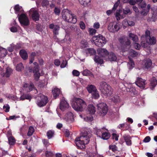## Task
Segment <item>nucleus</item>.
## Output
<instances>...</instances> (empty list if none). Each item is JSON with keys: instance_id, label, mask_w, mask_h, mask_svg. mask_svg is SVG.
I'll list each match as a JSON object with an SVG mask.
<instances>
[{"instance_id": "1", "label": "nucleus", "mask_w": 157, "mask_h": 157, "mask_svg": "<svg viewBox=\"0 0 157 157\" xmlns=\"http://www.w3.org/2000/svg\"><path fill=\"white\" fill-rule=\"evenodd\" d=\"M91 131H85L80 137L76 138L75 143L78 149L82 150L85 148V145L88 144L91 137Z\"/></svg>"}, {"instance_id": "2", "label": "nucleus", "mask_w": 157, "mask_h": 157, "mask_svg": "<svg viewBox=\"0 0 157 157\" xmlns=\"http://www.w3.org/2000/svg\"><path fill=\"white\" fill-rule=\"evenodd\" d=\"M72 108L78 111H82L86 107V104L85 101L80 98H76L75 101L71 103Z\"/></svg>"}, {"instance_id": "3", "label": "nucleus", "mask_w": 157, "mask_h": 157, "mask_svg": "<svg viewBox=\"0 0 157 157\" xmlns=\"http://www.w3.org/2000/svg\"><path fill=\"white\" fill-rule=\"evenodd\" d=\"M120 46L119 49L122 52L128 51L130 47V40L126 37H122L119 39Z\"/></svg>"}, {"instance_id": "4", "label": "nucleus", "mask_w": 157, "mask_h": 157, "mask_svg": "<svg viewBox=\"0 0 157 157\" xmlns=\"http://www.w3.org/2000/svg\"><path fill=\"white\" fill-rule=\"evenodd\" d=\"M99 88L101 93L105 96H108L112 94V88L105 81H103L100 82Z\"/></svg>"}, {"instance_id": "5", "label": "nucleus", "mask_w": 157, "mask_h": 157, "mask_svg": "<svg viewBox=\"0 0 157 157\" xmlns=\"http://www.w3.org/2000/svg\"><path fill=\"white\" fill-rule=\"evenodd\" d=\"M63 18L69 23L75 24L77 22L76 16L74 14L69 13L68 12L63 10L62 12Z\"/></svg>"}, {"instance_id": "6", "label": "nucleus", "mask_w": 157, "mask_h": 157, "mask_svg": "<svg viewBox=\"0 0 157 157\" xmlns=\"http://www.w3.org/2000/svg\"><path fill=\"white\" fill-rule=\"evenodd\" d=\"M93 40L95 45L99 47H103L107 42L105 37L101 34L93 36Z\"/></svg>"}, {"instance_id": "7", "label": "nucleus", "mask_w": 157, "mask_h": 157, "mask_svg": "<svg viewBox=\"0 0 157 157\" xmlns=\"http://www.w3.org/2000/svg\"><path fill=\"white\" fill-rule=\"evenodd\" d=\"M97 107L98 112L100 115L104 116L107 113L108 108L105 103H99L97 104Z\"/></svg>"}, {"instance_id": "8", "label": "nucleus", "mask_w": 157, "mask_h": 157, "mask_svg": "<svg viewBox=\"0 0 157 157\" xmlns=\"http://www.w3.org/2000/svg\"><path fill=\"white\" fill-rule=\"evenodd\" d=\"M48 101V100L47 97L42 95L38 98L36 101V104L38 106L41 107L45 106Z\"/></svg>"}, {"instance_id": "9", "label": "nucleus", "mask_w": 157, "mask_h": 157, "mask_svg": "<svg viewBox=\"0 0 157 157\" xmlns=\"http://www.w3.org/2000/svg\"><path fill=\"white\" fill-rule=\"evenodd\" d=\"M18 19L21 24L25 26H28L29 22L28 17L25 14H21L19 17Z\"/></svg>"}, {"instance_id": "10", "label": "nucleus", "mask_w": 157, "mask_h": 157, "mask_svg": "<svg viewBox=\"0 0 157 157\" xmlns=\"http://www.w3.org/2000/svg\"><path fill=\"white\" fill-rule=\"evenodd\" d=\"M49 28L50 29H52L54 37L55 38L56 37V35L59 34V31L60 29V27L59 25H54L53 24H51L49 25Z\"/></svg>"}, {"instance_id": "11", "label": "nucleus", "mask_w": 157, "mask_h": 157, "mask_svg": "<svg viewBox=\"0 0 157 157\" xmlns=\"http://www.w3.org/2000/svg\"><path fill=\"white\" fill-rule=\"evenodd\" d=\"M120 29L119 25L117 24L113 26V23H110L108 27V30L111 33H115L117 32Z\"/></svg>"}, {"instance_id": "12", "label": "nucleus", "mask_w": 157, "mask_h": 157, "mask_svg": "<svg viewBox=\"0 0 157 157\" xmlns=\"http://www.w3.org/2000/svg\"><path fill=\"white\" fill-rule=\"evenodd\" d=\"M22 87L23 90L26 92H30L34 88V86L32 82H31L30 84L26 83H24L23 84Z\"/></svg>"}, {"instance_id": "13", "label": "nucleus", "mask_w": 157, "mask_h": 157, "mask_svg": "<svg viewBox=\"0 0 157 157\" xmlns=\"http://www.w3.org/2000/svg\"><path fill=\"white\" fill-rule=\"evenodd\" d=\"M30 12L31 14L32 18L34 21H36L39 20L40 15L38 11L33 9L30 10Z\"/></svg>"}, {"instance_id": "14", "label": "nucleus", "mask_w": 157, "mask_h": 157, "mask_svg": "<svg viewBox=\"0 0 157 157\" xmlns=\"http://www.w3.org/2000/svg\"><path fill=\"white\" fill-rule=\"evenodd\" d=\"M135 83L136 85L141 89H143L145 88L146 84L145 81L142 78L138 77Z\"/></svg>"}, {"instance_id": "15", "label": "nucleus", "mask_w": 157, "mask_h": 157, "mask_svg": "<svg viewBox=\"0 0 157 157\" xmlns=\"http://www.w3.org/2000/svg\"><path fill=\"white\" fill-rule=\"evenodd\" d=\"M98 55L101 57H105L108 56L109 52L106 49L99 48L97 50Z\"/></svg>"}, {"instance_id": "16", "label": "nucleus", "mask_w": 157, "mask_h": 157, "mask_svg": "<svg viewBox=\"0 0 157 157\" xmlns=\"http://www.w3.org/2000/svg\"><path fill=\"white\" fill-rule=\"evenodd\" d=\"M152 62L149 58L144 59L143 62V67L145 69H148L151 67Z\"/></svg>"}, {"instance_id": "17", "label": "nucleus", "mask_w": 157, "mask_h": 157, "mask_svg": "<svg viewBox=\"0 0 157 157\" xmlns=\"http://www.w3.org/2000/svg\"><path fill=\"white\" fill-rule=\"evenodd\" d=\"M66 121L70 123H72L74 121V115L71 112L67 113L65 118Z\"/></svg>"}, {"instance_id": "18", "label": "nucleus", "mask_w": 157, "mask_h": 157, "mask_svg": "<svg viewBox=\"0 0 157 157\" xmlns=\"http://www.w3.org/2000/svg\"><path fill=\"white\" fill-rule=\"evenodd\" d=\"M69 104L64 99H62L60 104V108L62 110L68 107Z\"/></svg>"}, {"instance_id": "19", "label": "nucleus", "mask_w": 157, "mask_h": 157, "mask_svg": "<svg viewBox=\"0 0 157 157\" xmlns=\"http://www.w3.org/2000/svg\"><path fill=\"white\" fill-rule=\"evenodd\" d=\"M124 140L127 145L130 146L132 144L131 137L129 135L124 134L123 136Z\"/></svg>"}, {"instance_id": "20", "label": "nucleus", "mask_w": 157, "mask_h": 157, "mask_svg": "<svg viewBox=\"0 0 157 157\" xmlns=\"http://www.w3.org/2000/svg\"><path fill=\"white\" fill-rule=\"evenodd\" d=\"M85 52L87 55L90 56L95 55L96 53V51L93 48H88L85 50Z\"/></svg>"}, {"instance_id": "21", "label": "nucleus", "mask_w": 157, "mask_h": 157, "mask_svg": "<svg viewBox=\"0 0 157 157\" xmlns=\"http://www.w3.org/2000/svg\"><path fill=\"white\" fill-rule=\"evenodd\" d=\"M86 89L89 93L92 94L94 92L97 90L95 86L93 85H88L86 87Z\"/></svg>"}, {"instance_id": "22", "label": "nucleus", "mask_w": 157, "mask_h": 157, "mask_svg": "<svg viewBox=\"0 0 157 157\" xmlns=\"http://www.w3.org/2000/svg\"><path fill=\"white\" fill-rule=\"evenodd\" d=\"M108 56L109 60L111 61H114L116 60L117 59V56L113 52L109 53Z\"/></svg>"}, {"instance_id": "23", "label": "nucleus", "mask_w": 157, "mask_h": 157, "mask_svg": "<svg viewBox=\"0 0 157 157\" xmlns=\"http://www.w3.org/2000/svg\"><path fill=\"white\" fill-rule=\"evenodd\" d=\"M60 92V90L58 88H55L52 90L53 95L55 99L56 98L59 96Z\"/></svg>"}, {"instance_id": "24", "label": "nucleus", "mask_w": 157, "mask_h": 157, "mask_svg": "<svg viewBox=\"0 0 157 157\" xmlns=\"http://www.w3.org/2000/svg\"><path fill=\"white\" fill-rule=\"evenodd\" d=\"M20 55L21 57L24 60L26 59L28 56L26 51L24 49H22L20 51Z\"/></svg>"}, {"instance_id": "25", "label": "nucleus", "mask_w": 157, "mask_h": 157, "mask_svg": "<svg viewBox=\"0 0 157 157\" xmlns=\"http://www.w3.org/2000/svg\"><path fill=\"white\" fill-rule=\"evenodd\" d=\"M80 48L82 49H84L89 47V44L87 41L85 40H81L80 42Z\"/></svg>"}, {"instance_id": "26", "label": "nucleus", "mask_w": 157, "mask_h": 157, "mask_svg": "<svg viewBox=\"0 0 157 157\" xmlns=\"http://www.w3.org/2000/svg\"><path fill=\"white\" fill-rule=\"evenodd\" d=\"M147 42L150 45L154 44L156 42V38L155 37H149L146 39Z\"/></svg>"}, {"instance_id": "27", "label": "nucleus", "mask_w": 157, "mask_h": 157, "mask_svg": "<svg viewBox=\"0 0 157 157\" xmlns=\"http://www.w3.org/2000/svg\"><path fill=\"white\" fill-rule=\"evenodd\" d=\"M101 57L100 56L96 55L94 58V60L96 63L101 64L103 63V60Z\"/></svg>"}, {"instance_id": "28", "label": "nucleus", "mask_w": 157, "mask_h": 157, "mask_svg": "<svg viewBox=\"0 0 157 157\" xmlns=\"http://www.w3.org/2000/svg\"><path fill=\"white\" fill-rule=\"evenodd\" d=\"M88 110L89 113L91 114H94L96 111L95 107L92 104H90L88 105Z\"/></svg>"}, {"instance_id": "29", "label": "nucleus", "mask_w": 157, "mask_h": 157, "mask_svg": "<svg viewBox=\"0 0 157 157\" xmlns=\"http://www.w3.org/2000/svg\"><path fill=\"white\" fill-rule=\"evenodd\" d=\"M12 72V70L11 68L9 67H7L6 68V72L3 74V76H5L6 77H9Z\"/></svg>"}, {"instance_id": "30", "label": "nucleus", "mask_w": 157, "mask_h": 157, "mask_svg": "<svg viewBox=\"0 0 157 157\" xmlns=\"http://www.w3.org/2000/svg\"><path fill=\"white\" fill-rule=\"evenodd\" d=\"M32 98L30 95L27 94H23L20 97V100H24L25 99L29 100L30 101Z\"/></svg>"}, {"instance_id": "31", "label": "nucleus", "mask_w": 157, "mask_h": 157, "mask_svg": "<svg viewBox=\"0 0 157 157\" xmlns=\"http://www.w3.org/2000/svg\"><path fill=\"white\" fill-rule=\"evenodd\" d=\"M91 94V97L92 98L95 99H98L100 97L99 92L97 90L92 93Z\"/></svg>"}, {"instance_id": "32", "label": "nucleus", "mask_w": 157, "mask_h": 157, "mask_svg": "<svg viewBox=\"0 0 157 157\" xmlns=\"http://www.w3.org/2000/svg\"><path fill=\"white\" fill-rule=\"evenodd\" d=\"M150 85L152 88H154L157 84V80L155 77H153L151 79Z\"/></svg>"}, {"instance_id": "33", "label": "nucleus", "mask_w": 157, "mask_h": 157, "mask_svg": "<svg viewBox=\"0 0 157 157\" xmlns=\"http://www.w3.org/2000/svg\"><path fill=\"white\" fill-rule=\"evenodd\" d=\"M16 68V70L18 71H21L24 69V67L22 63L17 64Z\"/></svg>"}, {"instance_id": "34", "label": "nucleus", "mask_w": 157, "mask_h": 157, "mask_svg": "<svg viewBox=\"0 0 157 157\" xmlns=\"http://www.w3.org/2000/svg\"><path fill=\"white\" fill-rule=\"evenodd\" d=\"M7 54V51L5 49L0 48V57H4Z\"/></svg>"}, {"instance_id": "35", "label": "nucleus", "mask_w": 157, "mask_h": 157, "mask_svg": "<svg viewBox=\"0 0 157 157\" xmlns=\"http://www.w3.org/2000/svg\"><path fill=\"white\" fill-rule=\"evenodd\" d=\"M150 6H151L150 4H148L147 5V8L146 9H143L142 11H141V14L144 16L146 15L149 11Z\"/></svg>"}, {"instance_id": "36", "label": "nucleus", "mask_w": 157, "mask_h": 157, "mask_svg": "<svg viewBox=\"0 0 157 157\" xmlns=\"http://www.w3.org/2000/svg\"><path fill=\"white\" fill-rule=\"evenodd\" d=\"M129 38L133 41L135 42H137L138 41V38L137 35L131 33L129 34Z\"/></svg>"}, {"instance_id": "37", "label": "nucleus", "mask_w": 157, "mask_h": 157, "mask_svg": "<svg viewBox=\"0 0 157 157\" xmlns=\"http://www.w3.org/2000/svg\"><path fill=\"white\" fill-rule=\"evenodd\" d=\"M55 132L54 130H49L47 133V135L48 139H49L53 137Z\"/></svg>"}, {"instance_id": "38", "label": "nucleus", "mask_w": 157, "mask_h": 157, "mask_svg": "<svg viewBox=\"0 0 157 157\" xmlns=\"http://www.w3.org/2000/svg\"><path fill=\"white\" fill-rule=\"evenodd\" d=\"M79 3L84 6H88V4L90 2L91 0H78Z\"/></svg>"}, {"instance_id": "39", "label": "nucleus", "mask_w": 157, "mask_h": 157, "mask_svg": "<svg viewBox=\"0 0 157 157\" xmlns=\"http://www.w3.org/2000/svg\"><path fill=\"white\" fill-rule=\"evenodd\" d=\"M9 143L10 145H13L15 143V140L13 136H10L8 138Z\"/></svg>"}, {"instance_id": "40", "label": "nucleus", "mask_w": 157, "mask_h": 157, "mask_svg": "<svg viewBox=\"0 0 157 157\" xmlns=\"http://www.w3.org/2000/svg\"><path fill=\"white\" fill-rule=\"evenodd\" d=\"M34 132V128L32 126L29 127L28 132L27 133V136H31L33 133Z\"/></svg>"}, {"instance_id": "41", "label": "nucleus", "mask_w": 157, "mask_h": 157, "mask_svg": "<svg viewBox=\"0 0 157 157\" xmlns=\"http://www.w3.org/2000/svg\"><path fill=\"white\" fill-rule=\"evenodd\" d=\"M82 74L84 76H91L93 75L90 71L87 69L84 70L82 72Z\"/></svg>"}, {"instance_id": "42", "label": "nucleus", "mask_w": 157, "mask_h": 157, "mask_svg": "<svg viewBox=\"0 0 157 157\" xmlns=\"http://www.w3.org/2000/svg\"><path fill=\"white\" fill-rule=\"evenodd\" d=\"M110 136V134L107 132L102 133V137L103 140H107Z\"/></svg>"}, {"instance_id": "43", "label": "nucleus", "mask_w": 157, "mask_h": 157, "mask_svg": "<svg viewBox=\"0 0 157 157\" xmlns=\"http://www.w3.org/2000/svg\"><path fill=\"white\" fill-rule=\"evenodd\" d=\"M112 100L114 102L115 104H117L120 102L121 101L119 96L116 95L113 97Z\"/></svg>"}, {"instance_id": "44", "label": "nucleus", "mask_w": 157, "mask_h": 157, "mask_svg": "<svg viewBox=\"0 0 157 157\" xmlns=\"http://www.w3.org/2000/svg\"><path fill=\"white\" fill-rule=\"evenodd\" d=\"M49 5V1L48 0H43L41 2L42 6L47 7Z\"/></svg>"}, {"instance_id": "45", "label": "nucleus", "mask_w": 157, "mask_h": 157, "mask_svg": "<svg viewBox=\"0 0 157 157\" xmlns=\"http://www.w3.org/2000/svg\"><path fill=\"white\" fill-rule=\"evenodd\" d=\"M128 63L130 65L129 69L132 70L135 66V63L133 60L131 59H129Z\"/></svg>"}, {"instance_id": "46", "label": "nucleus", "mask_w": 157, "mask_h": 157, "mask_svg": "<svg viewBox=\"0 0 157 157\" xmlns=\"http://www.w3.org/2000/svg\"><path fill=\"white\" fill-rule=\"evenodd\" d=\"M42 142L43 143L44 146L46 147L50 144L48 140L43 139L42 140Z\"/></svg>"}, {"instance_id": "47", "label": "nucleus", "mask_w": 157, "mask_h": 157, "mask_svg": "<svg viewBox=\"0 0 157 157\" xmlns=\"http://www.w3.org/2000/svg\"><path fill=\"white\" fill-rule=\"evenodd\" d=\"M45 155L46 157H52L54 155L52 152L47 151L45 152Z\"/></svg>"}, {"instance_id": "48", "label": "nucleus", "mask_w": 157, "mask_h": 157, "mask_svg": "<svg viewBox=\"0 0 157 157\" xmlns=\"http://www.w3.org/2000/svg\"><path fill=\"white\" fill-rule=\"evenodd\" d=\"M34 73V77L36 81H38L40 76V72H35Z\"/></svg>"}, {"instance_id": "49", "label": "nucleus", "mask_w": 157, "mask_h": 157, "mask_svg": "<svg viewBox=\"0 0 157 157\" xmlns=\"http://www.w3.org/2000/svg\"><path fill=\"white\" fill-rule=\"evenodd\" d=\"M88 31L90 35H93L96 32V29L92 28H89Z\"/></svg>"}, {"instance_id": "50", "label": "nucleus", "mask_w": 157, "mask_h": 157, "mask_svg": "<svg viewBox=\"0 0 157 157\" xmlns=\"http://www.w3.org/2000/svg\"><path fill=\"white\" fill-rule=\"evenodd\" d=\"M130 53L131 56L133 57H136L138 55V53L133 50H131Z\"/></svg>"}, {"instance_id": "51", "label": "nucleus", "mask_w": 157, "mask_h": 157, "mask_svg": "<svg viewBox=\"0 0 157 157\" xmlns=\"http://www.w3.org/2000/svg\"><path fill=\"white\" fill-rule=\"evenodd\" d=\"M109 149L110 150H111L112 151L114 152H115L117 150V147L115 145H109Z\"/></svg>"}, {"instance_id": "52", "label": "nucleus", "mask_w": 157, "mask_h": 157, "mask_svg": "<svg viewBox=\"0 0 157 157\" xmlns=\"http://www.w3.org/2000/svg\"><path fill=\"white\" fill-rule=\"evenodd\" d=\"M60 9L56 7H55L54 10V13L56 15H59L60 14Z\"/></svg>"}, {"instance_id": "53", "label": "nucleus", "mask_w": 157, "mask_h": 157, "mask_svg": "<svg viewBox=\"0 0 157 157\" xmlns=\"http://www.w3.org/2000/svg\"><path fill=\"white\" fill-rule=\"evenodd\" d=\"M47 84L45 83L44 81H42L39 82L38 86L40 88H43Z\"/></svg>"}, {"instance_id": "54", "label": "nucleus", "mask_w": 157, "mask_h": 157, "mask_svg": "<svg viewBox=\"0 0 157 157\" xmlns=\"http://www.w3.org/2000/svg\"><path fill=\"white\" fill-rule=\"evenodd\" d=\"M21 7L20 6L18 5H17L15 6L14 7V9L16 12H18L21 9Z\"/></svg>"}, {"instance_id": "55", "label": "nucleus", "mask_w": 157, "mask_h": 157, "mask_svg": "<svg viewBox=\"0 0 157 157\" xmlns=\"http://www.w3.org/2000/svg\"><path fill=\"white\" fill-rule=\"evenodd\" d=\"M123 12L124 14L126 15L130 12V10L128 8H126L123 9Z\"/></svg>"}, {"instance_id": "56", "label": "nucleus", "mask_w": 157, "mask_h": 157, "mask_svg": "<svg viewBox=\"0 0 157 157\" xmlns=\"http://www.w3.org/2000/svg\"><path fill=\"white\" fill-rule=\"evenodd\" d=\"M67 63V61L66 60H63L60 65V67L61 68L65 67Z\"/></svg>"}, {"instance_id": "57", "label": "nucleus", "mask_w": 157, "mask_h": 157, "mask_svg": "<svg viewBox=\"0 0 157 157\" xmlns=\"http://www.w3.org/2000/svg\"><path fill=\"white\" fill-rule=\"evenodd\" d=\"M139 5L140 8L142 9L145 8L147 6V4L144 1L143 2Z\"/></svg>"}, {"instance_id": "58", "label": "nucleus", "mask_w": 157, "mask_h": 157, "mask_svg": "<svg viewBox=\"0 0 157 157\" xmlns=\"http://www.w3.org/2000/svg\"><path fill=\"white\" fill-rule=\"evenodd\" d=\"M80 27L82 29H84L86 28L85 25L84 23L82 21L80 22Z\"/></svg>"}, {"instance_id": "59", "label": "nucleus", "mask_w": 157, "mask_h": 157, "mask_svg": "<svg viewBox=\"0 0 157 157\" xmlns=\"http://www.w3.org/2000/svg\"><path fill=\"white\" fill-rule=\"evenodd\" d=\"M112 138L113 139H115L116 141H117L118 140V136L117 134L113 133L112 134Z\"/></svg>"}, {"instance_id": "60", "label": "nucleus", "mask_w": 157, "mask_h": 157, "mask_svg": "<svg viewBox=\"0 0 157 157\" xmlns=\"http://www.w3.org/2000/svg\"><path fill=\"white\" fill-rule=\"evenodd\" d=\"M3 109H5V111L6 112H8L9 111L10 107L8 105H7L6 106L4 105Z\"/></svg>"}, {"instance_id": "61", "label": "nucleus", "mask_w": 157, "mask_h": 157, "mask_svg": "<svg viewBox=\"0 0 157 157\" xmlns=\"http://www.w3.org/2000/svg\"><path fill=\"white\" fill-rule=\"evenodd\" d=\"M73 75L74 76H78L79 75V73L78 71L76 70H74L72 71Z\"/></svg>"}, {"instance_id": "62", "label": "nucleus", "mask_w": 157, "mask_h": 157, "mask_svg": "<svg viewBox=\"0 0 157 157\" xmlns=\"http://www.w3.org/2000/svg\"><path fill=\"white\" fill-rule=\"evenodd\" d=\"M150 32L148 30H147L145 32V36L146 37V39H148L149 37H150L151 36H150Z\"/></svg>"}, {"instance_id": "63", "label": "nucleus", "mask_w": 157, "mask_h": 157, "mask_svg": "<svg viewBox=\"0 0 157 157\" xmlns=\"http://www.w3.org/2000/svg\"><path fill=\"white\" fill-rule=\"evenodd\" d=\"M10 31L13 33H15L17 31V27L13 26L10 28Z\"/></svg>"}, {"instance_id": "64", "label": "nucleus", "mask_w": 157, "mask_h": 157, "mask_svg": "<svg viewBox=\"0 0 157 157\" xmlns=\"http://www.w3.org/2000/svg\"><path fill=\"white\" fill-rule=\"evenodd\" d=\"M151 140V138L149 136H147L143 140V142L147 143L149 142Z\"/></svg>"}]
</instances>
